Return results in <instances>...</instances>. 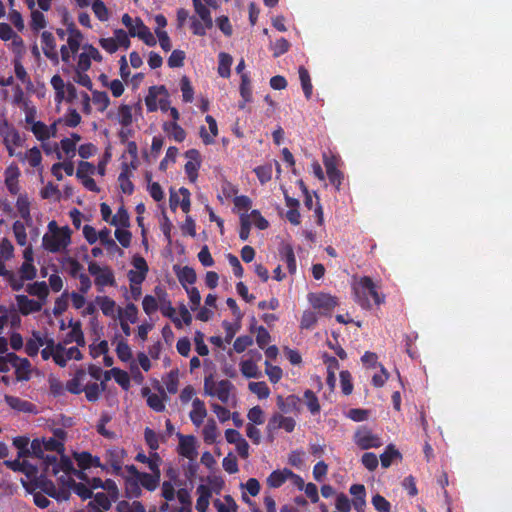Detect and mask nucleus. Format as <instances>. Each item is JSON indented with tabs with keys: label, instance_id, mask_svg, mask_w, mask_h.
<instances>
[{
	"label": "nucleus",
	"instance_id": "nucleus-1",
	"mask_svg": "<svg viewBox=\"0 0 512 512\" xmlns=\"http://www.w3.org/2000/svg\"><path fill=\"white\" fill-rule=\"evenodd\" d=\"M47 450H16L17 457L7 460L5 464L14 471H20L27 477L36 476L41 470L46 474H58L63 472L67 477L66 485L82 499L92 496V489L102 487L105 492H98L90 502L92 512H105L111 506L112 501L118 497V488L114 481L104 482L96 476L103 468L98 458L93 457L87 451L74 452V462L62 454L63 450H50L51 455L45 454Z\"/></svg>",
	"mask_w": 512,
	"mask_h": 512
},
{
	"label": "nucleus",
	"instance_id": "nucleus-2",
	"mask_svg": "<svg viewBox=\"0 0 512 512\" xmlns=\"http://www.w3.org/2000/svg\"><path fill=\"white\" fill-rule=\"evenodd\" d=\"M359 286L363 290V296H361L360 292L357 290L355 294L357 297V302L360 304L362 308H370V302L366 296V292L373 298L376 305L384 303L385 296L378 292L376 284L369 276H363L359 281Z\"/></svg>",
	"mask_w": 512,
	"mask_h": 512
},
{
	"label": "nucleus",
	"instance_id": "nucleus-3",
	"mask_svg": "<svg viewBox=\"0 0 512 512\" xmlns=\"http://www.w3.org/2000/svg\"><path fill=\"white\" fill-rule=\"evenodd\" d=\"M71 243V230L68 226L63 227V231L54 235L45 234L42 239V245L45 250L51 253H57L65 249Z\"/></svg>",
	"mask_w": 512,
	"mask_h": 512
},
{
	"label": "nucleus",
	"instance_id": "nucleus-4",
	"mask_svg": "<svg viewBox=\"0 0 512 512\" xmlns=\"http://www.w3.org/2000/svg\"><path fill=\"white\" fill-rule=\"evenodd\" d=\"M232 388L233 385L229 380H221L215 383L212 375L206 376L204 379L205 392L210 396H216L224 404L229 403Z\"/></svg>",
	"mask_w": 512,
	"mask_h": 512
},
{
	"label": "nucleus",
	"instance_id": "nucleus-5",
	"mask_svg": "<svg viewBox=\"0 0 512 512\" xmlns=\"http://www.w3.org/2000/svg\"><path fill=\"white\" fill-rule=\"evenodd\" d=\"M307 299L311 306L319 311L320 315L330 316L334 308L338 305V300L336 297L319 292V293H309Z\"/></svg>",
	"mask_w": 512,
	"mask_h": 512
},
{
	"label": "nucleus",
	"instance_id": "nucleus-6",
	"mask_svg": "<svg viewBox=\"0 0 512 512\" xmlns=\"http://www.w3.org/2000/svg\"><path fill=\"white\" fill-rule=\"evenodd\" d=\"M0 136L10 155H13V146L20 147L22 145L19 132L5 118L0 119Z\"/></svg>",
	"mask_w": 512,
	"mask_h": 512
},
{
	"label": "nucleus",
	"instance_id": "nucleus-7",
	"mask_svg": "<svg viewBox=\"0 0 512 512\" xmlns=\"http://www.w3.org/2000/svg\"><path fill=\"white\" fill-rule=\"evenodd\" d=\"M155 293H156V295L158 297V301H159L158 308H160L162 315L164 317L169 318L177 328H181L182 327L181 319L179 317H177L176 310L172 306V303H171L170 299L168 298L167 292L161 287H156Z\"/></svg>",
	"mask_w": 512,
	"mask_h": 512
},
{
	"label": "nucleus",
	"instance_id": "nucleus-8",
	"mask_svg": "<svg viewBox=\"0 0 512 512\" xmlns=\"http://www.w3.org/2000/svg\"><path fill=\"white\" fill-rule=\"evenodd\" d=\"M355 442L359 448H379L383 445L381 438L366 426L356 431Z\"/></svg>",
	"mask_w": 512,
	"mask_h": 512
},
{
	"label": "nucleus",
	"instance_id": "nucleus-9",
	"mask_svg": "<svg viewBox=\"0 0 512 512\" xmlns=\"http://www.w3.org/2000/svg\"><path fill=\"white\" fill-rule=\"evenodd\" d=\"M323 163L326 169V173L330 183L335 186L337 190H340L342 180L344 178L343 173L337 168L338 159L334 155H323Z\"/></svg>",
	"mask_w": 512,
	"mask_h": 512
},
{
	"label": "nucleus",
	"instance_id": "nucleus-10",
	"mask_svg": "<svg viewBox=\"0 0 512 512\" xmlns=\"http://www.w3.org/2000/svg\"><path fill=\"white\" fill-rule=\"evenodd\" d=\"M131 37L140 38L146 45L152 47L156 45V39L149 30V28L143 23V21L137 17L135 19V28L130 29Z\"/></svg>",
	"mask_w": 512,
	"mask_h": 512
},
{
	"label": "nucleus",
	"instance_id": "nucleus-11",
	"mask_svg": "<svg viewBox=\"0 0 512 512\" xmlns=\"http://www.w3.org/2000/svg\"><path fill=\"white\" fill-rule=\"evenodd\" d=\"M17 307L19 312L23 316H27L31 313L39 312L42 309L43 302H38L33 299H29L26 295H16Z\"/></svg>",
	"mask_w": 512,
	"mask_h": 512
},
{
	"label": "nucleus",
	"instance_id": "nucleus-12",
	"mask_svg": "<svg viewBox=\"0 0 512 512\" xmlns=\"http://www.w3.org/2000/svg\"><path fill=\"white\" fill-rule=\"evenodd\" d=\"M4 400L6 404L13 410H16L18 412H24V413H37V407L32 402H29L27 400H23L16 396L11 395H5Z\"/></svg>",
	"mask_w": 512,
	"mask_h": 512
},
{
	"label": "nucleus",
	"instance_id": "nucleus-13",
	"mask_svg": "<svg viewBox=\"0 0 512 512\" xmlns=\"http://www.w3.org/2000/svg\"><path fill=\"white\" fill-rule=\"evenodd\" d=\"M296 422L292 417H285L281 414H275L268 422L270 430L283 429L286 432H292Z\"/></svg>",
	"mask_w": 512,
	"mask_h": 512
},
{
	"label": "nucleus",
	"instance_id": "nucleus-14",
	"mask_svg": "<svg viewBox=\"0 0 512 512\" xmlns=\"http://www.w3.org/2000/svg\"><path fill=\"white\" fill-rule=\"evenodd\" d=\"M301 399L297 395L291 394L286 398L281 395L277 397V406L284 413L299 412Z\"/></svg>",
	"mask_w": 512,
	"mask_h": 512
},
{
	"label": "nucleus",
	"instance_id": "nucleus-15",
	"mask_svg": "<svg viewBox=\"0 0 512 512\" xmlns=\"http://www.w3.org/2000/svg\"><path fill=\"white\" fill-rule=\"evenodd\" d=\"M41 43L44 55L50 60H57L58 53L56 51V42L53 34L49 31L42 32Z\"/></svg>",
	"mask_w": 512,
	"mask_h": 512
},
{
	"label": "nucleus",
	"instance_id": "nucleus-16",
	"mask_svg": "<svg viewBox=\"0 0 512 512\" xmlns=\"http://www.w3.org/2000/svg\"><path fill=\"white\" fill-rule=\"evenodd\" d=\"M20 175L19 168L16 165H10L5 170V184L8 191L12 195L19 193L18 177Z\"/></svg>",
	"mask_w": 512,
	"mask_h": 512
},
{
	"label": "nucleus",
	"instance_id": "nucleus-17",
	"mask_svg": "<svg viewBox=\"0 0 512 512\" xmlns=\"http://www.w3.org/2000/svg\"><path fill=\"white\" fill-rule=\"evenodd\" d=\"M189 416L192 423L196 427H200L203 424L205 417L207 416L205 403L199 398H195L192 402V410Z\"/></svg>",
	"mask_w": 512,
	"mask_h": 512
},
{
	"label": "nucleus",
	"instance_id": "nucleus-18",
	"mask_svg": "<svg viewBox=\"0 0 512 512\" xmlns=\"http://www.w3.org/2000/svg\"><path fill=\"white\" fill-rule=\"evenodd\" d=\"M26 292L31 296H36L39 301L46 302V299L49 295V287L45 281H37L26 286Z\"/></svg>",
	"mask_w": 512,
	"mask_h": 512
},
{
	"label": "nucleus",
	"instance_id": "nucleus-19",
	"mask_svg": "<svg viewBox=\"0 0 512 512\" xmlns=\"http://www.w3.org/2000/svg\"><path fill=\"white\" fill-rule=\"evenodd\" d=\"M205 120L208 123L211 135L207 132L205 126H201L200 137L204 144L210 145V144L214 143V137L218 135V127H217V122L213 118V116L207 115L205 117Z\"/></svg>",
	"mask_w": 512,
	"mask_h": 512
},
{
	"label": "nucleus",
	"instance_id": "nucleus-20",
	"mask_svg": "<svg viewBox=\"0 0 512 512\" xmlns=\"http://www.w3.org/2000/svg\"><path fill=\"white\" fill-rule=\"evenodd\" d=\"M131 171L127 163H122V170L118 176L120 189L124 194L131 195L134 192V185L130 180Z\"/></svg>",
	"mask_w": 512,
	"mask_h": 512
},
{
	"label": "nucleus",
	"instance_id": "nucleus-21",
	"mask_svg": "<svg viewBox=\"0 0 512 512\" xmlns=\"http://www.w3.org/2000/svg\"><path fill=\"white\" fill-rule=\"evenodd\" d=\"M67 32L69 33V37L67 39V47H69L72 54H75L80 48L82 33L76 28L74 22H70L68 24Z\"/></svg>",
	"mask_w": 512,
	"mask_h": 512
},
{
	"label": "nucleus",
	"instance_id": "nucleus-22",
	"mask_svg": "<svg viewBox=\"0 0 512 512\" xmlns=\"http://www.w3.org/2000/svg\"><path fill=\"white\" fill-rule=\"evenodd\" d=\"M163 130L167 135L176 142H183L186 138L185 130L175 121L164 122Z\"/></svg>",
	"mask_w": 512,
	"mask_h": 512
},
{
	"label": "nucleus",
	"instance_id": "nucleus-23",
	"mask_svg": "<svg viewBox=\"0 0 512 512\" xmlns=\"http://www.w3.org/2000/svg\"><path fill=\"white\" fill-rule=\"evenodd\" d=\"M290 475H292V471L288 468L275 470L267 478V484L271 488H279L289 479Z\"/></svg>",
	"mask_w": 512,
	"mask_h": 512
},
{
	"label": "nucleus",
	"instance_id": "nucleus-24",
	"mask_svg": "<svg viewBox=\"0 0 512 512\" xmlns=\"http://www.w3.org/2000/svg\"><path fill=\"white\" fill-rule=\"evenodd\" d=\"M142 395L147 397V405L155 412H163L165 410L164 399L158 394L151 393L148 387H143Z\"/></svg>",
	"mask_w": 512,
	"mask_h": 512
},
{
	"label": "nucleus",
	"instance_id": "nucleus-25",
	"mask_svg": "<svg viewBox=\"0 0 512 512\" xmlns=\"http://www.w3.org/2000/svg\"><path fill=\"white\" fill-rule=\"evenodd\" d=\"M197 495L196 510L198 512H207L211 498L210 488L207 485H200L197 488Z\"/></svg>",
	"mask_w": 512,
	"mask_h": 512
},
{
	"label": "nucleus",
	"instance_id": "nucleus-26",
	"mask_svg": "<svg viewBox=\"0 0 512 512\" xmlns=\"http://www.w3.org/2000/svg\"><path fill=\"white\" fill-rule=\"evenodd\" d=\"M15 368V375L17 381H27L30 378V362L26 358H20L17 362L12 363Z\"/></svg>",
	"mask_w": 512,
	"mask_h": 512
},
{
	"label": "nucleus",
	"instance_id": "nucleus-27",
	"mask_svg": "<svg viewBox=\"0 0 512 512\" xmlns=\"http://www.w3.org/2000/svg\"><path fill=\"white\" fill-rule=\"evenodd\" d=\"M75 342L78 346L85 345L84 333L82 331V324L79 320L73 325V329L66 335L64 344Z\"/></svg>",
	"mask_w": 512,
	"mask_h": 512
},
{
	"label": "nucleus",
	"instance_id": "nucleus-28",
	"mask_svg": "<svg viewBox=\"0 0 512 512\" xmlns=\"http://www.w3.org/2000/svg\"><path fill=\"white\" fill-rule=\"evenodd\" d=\"M110 373L113 374L114 379L117 384H119L123 389L128 390L130 387V378L126 371H123L119 368H112L111 371H106L104 373L105 375V381H108L110 379Z\"/></svg>",
	"mask_w": 512,
	"mask_h": 512
},
{
	"label": "nucleus",
	"instance_id": "nucleus-29",
	"mask_svg": "<svg viewBox=\"0 0 512 512\" xmlns=\"http://www.w3.org/2000/svg\"><path fill=\"white\" fill-rule=\"evenodd\" d=\"M240 94L243 101L239 103V108L244 109L246 103L252 101L251 82L246 74L241 75Z\"/></svg>",
	"mask_w": 512,
	"mask_h": 512
},
{
	"label": "nucleus",
	"instance_id": "nucleus-30",
	"mask_svg": "<svg viewBox=\"0 0 512 512\" xmlns=\"http://www.w3.org/2000/svg\"><path fill=\"white\" fill-rule=\"evenodd\" d=\"M152 474L147 473H136L138 480L140 482L141 487L146 488L147 490H154L159 481L160 471H151Z\"/></svg>",
	"mask_w": 512,
	"mask_h": 512
},
{
	"label": "nucleus",
	"instance_id": "nucleus-31",
	"mask_svg": "<svg viewBox=\"0 0 512 512\" xmlns=\"http://www.w3.org/2000/svg\"><path fill=\"white\" fill-rule=\"evenodd\" d=\"M303 400H304V403H305L307 409L309 410V412L312 415H317L320 413L321 406H320L318 397L315 395V393L312 390H310V389L305 390V392L303 394Z\"/></svg>",
	"mask_w": 512,
	"mask_h": 512
},
{
	"label": "nucleus",
	"instance_id": "nucleus-32",
	"mask_svg": "<svg viewBox=\"0 0 512 512\" xmlns=\"http://www.w3.org/2000/svg\"><path fill=\"white\" fill-rule=\"evenodd\" d=\"M299 79L301 82V86L304 92V96L307 100H309L312 96L313 86L311 83V78L309 71L304 67L300 66L298 69Z\"/></svg>",
	"mask_w": 512,
	"mask_h": 512
},
{
	"label": "nucleus",
	"instance_id": "nucleus-33",
	"mask_svg": "<svg viewBox=\"0 0 512 512\" xmlns=\"http://www.w3.org/2000/svg\"><path fill=\"white\" fill-rule=\"evenodd\" d=\"M177 277L184 289L188 287L187 284L192 285L197 279L195 270L189 266L181 268V270L177 272Z\"/></svg>",
	"mask_w": 512,
	"mask_h": 512
},
{
	"label": "nucleus",
	"instance_id": "nucleus-34",
	"mask_svg": "<svg viewBox=\"0 0 512 512\" xmlns=\"http://www.w3.org/2000/svg\"><path fill=\"white\" fill-rule=\"evenodd\" d=\"M118 316L121 319L134 324L138 320V308L133 303H128L124 309L118 308Z\"/></svg>",
	"mask_w": 512,
	"mask_h": 512
},
{
	"label": "nucleus",
	"instance_id": "nucleus-35",
	"mask_svg": "<svg viewBox=\"0 0 512 512\" xmlns=\"http://www.w3.org/2000/svg\"><path fill=\"white\" fill-rule=\"evenodd\" d=\"M106 388L105 382H101V384H98L96 382L86 385L83 388V391L85 392V396L88 401L95 402L99 399V396L102 391H104Z\"/></svg>",
	"mask_w": 512,
	"mask_h": 512
},
{
	"label": "nucleus",
	"instance_id": "nucleus-36",
	"mask_svg": "<svg viewBox=\"0 0 512 512\" xmlns=\"http://www.w3.org/2000/svg\"><path fill=\"white\" fill-rule=\"evenodd\" d=\"M213 505L217 512H236L237 505L230 495H226L223 499H216Z\"/></svg>",
	"mask_w": 512,
	"mask_h": 512
},
{
	"label": "nucleus",
	"instance_id": "nucleus-37",
	"mask_svg": "<svg viewBox=\"0 0 512 512\" xmlns=\"http://www.w3.org/2000/svg\"><path fill=\"white\" fill-rule=\"evenodd\" d=\"M193 6L195 8L196 13L199 15L201 20L205 23L207 28H212L213 21L211 17L210 10L202 4L201 0H192Z\"/></svg>",
	"mask_w": 512,
	"mask_h": 512
},
{
	"label": "nucleus",
	"instance_id": "nucleus-38",
	"mask_svg": "<svg viewBox=\"0 0 512 512\" xmlns=\"http://www.w3.org/2000/svg\"><path fill=\"white\" fill-rule=\"evenodd\" d=\"M282 259L285 261L287 265V269L290 274H294L297 269L296 258L294 254V250L291 245H286L283 247L281 251Z\"/></svg>",
	"mask_w": 512,
	"mask_h": 512
},
{
	"label": "nucleus",
	"instance_id": "nucleus-39",
	"mask_svg": "<svg viewBox=\"0 0 512 512\" xmlns=\"http://www.w3.org/2000/svg\"><path fill=\"white\" fill-rule=\"evenodd\" d=\"M125 492L130 498L138 497L141 493V485L135 473L125 480Z\"/></svg>",
	"mask_w": 512,
	"mask_h": 512
},
{
	"label": "nucleus",
	"instance_id": "nucleus-40",
	"mask_svg": "<svg viewBox=\"0 0 512 512\" xmlns=\"http://www.w3.org/2000/svg\"><path fill=\"white\" fill-rule=\"evenodd\" d=\"M218 58V74L223 78H228L231 73L230 67L232 65V57L228 53L221 52Z\"/></svg>",
	"mask_w": 512,
	"mask_h": 512
},
{
	"label": "nucleus",
	"instance_id": "nucleus-41",
	"mask_svg": "<svg viewBox=\"0 0 512 512\" xmlns=\"http://www.w3.org/2000/svg\"><path fill=\"white\" fill-rule=\"evenodd\" d=\"M136 459L141 462H147L149 469L151 471H156V472L158 471L159 464L161 461L160 457L156 453H153L151 450H147V454L139 453L136 456Z\"/></svg>",
	"mask_w": 512,
	"mask_h": 512
},
{
	"label": "nucleus",
	"instance_id": "nucleus-42",
	"mask_svg": "<svg viewBox=\"0 0 512 512\" xmlns=\"http://www.w3.org/2000/svg\"><path fill=\"white\" fill-rule=\"evenodd\" d=\"M17 210L21 218L25 221L31 220L30 202L26 194H20L16 202Z\"/></svg>",
	"mask_w": 512,
	"mask_h": 512
},
{
	"label": "nucleus",
	"instance_id": "nucleus-43",
	"mask_svg": "<svg viewBox=\"0 0 512 512\" xmlns=\"http://www.w3.org/2000/svg\"><path fill=\"white\" fill-rule=\"evenodd\" d=\"M110 224L113 226H120L123 228L129 227L130 217L124 206L119 207L116 214L111 219Z\"/></svg>",
	"mask_w": 512,
	"mask_h": 512
},
{
	"label": "nucleus",
	"instance_id": "nucleus-44",
	"mask_svg": "<svg viewBox=\"0 0 512 512\" xmlns=\"http://www.w3.org/2000/svg\"><path fill=\"white\" fill-rule=\"evenodd\" d=\"M250 217H252L253 219L256 218V210H252L251 215L241 214V217H240L241 227H240V231H239V237L243 241L247 240L249 237L250 226H251Z\"/></svg>",
	"mask_w": 512,
	"mask_h": 512
},
{
	"label": "nucleus",
	"instance_id": "nucleus-45",
	"mask_svg": "<svg viewBox=\"0 0 512 512\" xmlns=\"http://www.w3.org/2000/svg\"><path fill=\"white\" fill-rule=\"evenodd\" d=\"M318 321V315L312 310H305L302 314L300 321V328L302 330H311L315 327Z\"/></svg>",
	"mask_w": 512,
	"mask_h": 512
},
{
	"label": "nucleus",
	"instance_id": "nucleus-46",
	"mask_svg": "<svg viewBox=\"0 0 512 512\" xmlns=\"http://www.w3.org/2000/svg\"><path fill=\"white\" fill-rule=\"evenodd\" d=\"M92 101L100 112H104L110 104L109 96L105 91H93Z\"/></svg>",
	"mask_w": 512,
	"mask_h": 512
},
{
	"label": "nucleus",
	"instance_id": "nucleus-47",
	"mask_svg": "<svg viewBox=\"0 0 512 512\" xmlns=\"http://www.w3.org/2000/svg\"><path fill=\"white\" fill-rule=\"evenodd\" d=\"M95 284L97 286H114L115 285V277L112 270L109 267H104L103 272H101L97 277H95Z\"/></svg>",
	"mask_w": 512,
	"mask_h": 512
},
{
	"label": "nucleus",
	"instance_id": "nucleus-48",
	"mask_svg": "<svg viewBox=\"0 0 512 512\" xmlns=\"http://www.w3.org/2000/svg\"><path fill=\"white\" fill-rule=\"evenodd\" d=\"M225 437L228 443L235 444L236 448H249L248 443L241 437V434L235 429H227Z\"/></svg>",
	"mask_w": 512,
	"mask_h": 512
},
{
	"label": "nucleus",
	"instance_id": "nucleus-49",
	"mask_svg": "<svg viewBox=\"0 0 512 512\" xmlns=\"http://www.w3.org/2000/svg\"><path fill=\"white\" fill-rule=\"evenodd\" d=\"M31 130L39 141H45L51 137L50 128L42 121L34 122Z\"/></svg>",
	"mask_w": 512,
	"mask_h": 512
},
{
	"label": "nucleus",
	"instance_id": "nucleus-50",
	"mask_svg": "<svg viewBox=\"0 0 512 512\" xmlns=\"http://www.w3.org/2000/svg\"><path fill=\"white\" fill-rule=\"evenodd\" d=\"M145 179L149 183L148 190L150 193V196L157 202L161 201L164 198V192L158 182H151L152 175L151 173L147 172L145 174Z\"/></svg>",
	"mask_w": 512,
	"mask_h": 512
},
{
	"label": "nucleus",
	"instance_id": "nucleus-51",
	"mask_svg": "<svg viewBox=\"0 0 512 512\" xmlns=\"http://www.w3.org/2000/svg\"><path fill=\"white\" fill-rule=\"evenodd\" d=\"M96 302L99 304L102 313L105 316H113L116 303L108 296L97 297Z\"/></svg>",
	"mask_w": 512,
	"mask_h": 512
},
{
	"label": "nucleus",
	"instance_id": "nucleus-52",
	"mask_svg": "<svg viewBox=\"0 0 512 512\" xmlns=\"http://www.w3.org/2000/svg\"><path fill=\"white\" fill-rule=\"evenodd\" d=\"M180 88L182 92L183 101L186 103H191L194 98V89L191 85V82L187 76H183L180 80Z\"/></svg>",
	"mask_w": 512,
	"mask_h": 512
},
{
	"label": "nucleus",
	"instance_id": "nucleus-53",
	"mask_svg": "<svg viewBox=\"0 0 512 512\" xmlns=\"http://www.w3.org/2000/svg\"><path fill=\"white\" fill-rule=\"evenodd\" d=\"M47 25L46 19L44 14L39 10H32L31 11V22L30 26L31 29L35 32H38L39 30L45 28Z\"/></svg>",
	"mask_w": 512,
	"mask_h": 512
},
{
	"label": "nucleus",
	"instance_id": "nucleus-54",
	"mask_svg": "<svg viewBox=\"0 0 512 512\" xmlns=\"http://www.w3.org/2000/svg\"><path fill=\"white\" fill-rule=\"evenodd\" d=\"M217 437V427L214 420H210L203 428V438L207 445L214 444Z\"/></svg>",
	"mask_w": 512,
	"mask_h": 512
},
{
	"label": "nucleus",
	"instance_id": "nucleus-55",
	"mask_svg": "<svg viewBox=\"0 0 512 512\" xmlns=\"http://www.w3.org/2000/svg\"><path fill=\"white\" fill-rule=\"evenodd\" d=\"M265 373L268 376L271 383H277L281 380L283 372L282 369L270 363V361H265Z\"/></svg>",
	"mask_w": 512,
	"mask_h": 512
},
{
	"label": "nucleus",
	"instance_id": "nucleus-56",
	"mask_svg": "<svg viewBox=\"0 0 512 512\" xmlns=\"http://www.w3.org/2000/svg\"><path fill=\"white\" fill-rule=\"evenodd\" d=\"M242 499L246 503H248L251 507L253 503L251 501V497L256 496V479L251 478L248 480L245 486H242Z\"/></svg>",
	"mask_w": 512,
	"mask_h": 512
},
{
	"label": "nucleus",
	"instance_id": "nucleus-57",
	"mask_svg": "<svg viewBox=\"0 0 512 512\" xmlns=\"http://www.w3.org/2000/svg\"><path fill=\"white\" fill-rule=\"evenodd\" d=\"M118 512H146L144 506L138 502H128V501H120L117 504Z\"/></svg>",
	"mask_w": 512,
	"mask_h": 512
},
{
	"label": "nucleus",
	"instance_id": "nucleus-58",
	"mask_svg": "<svg viewBox=\"0 0 512 512\" xmlns=\"http://www.w3.org/2000/svg\"><path fill=\"white\" fill-rule=\"evenodd\" d=\"M12 228L17 244L25 246L27 243V234L24 224L21 221H15Z\"/></svg>",
	"mask_w": 512,
	"mask_h": 512
},
{
	"label": "nucleus",
	"instance_id": "nucleus-59",
	"mask_svg": "<svg viewBox=\"0 0 512 512\" xmlns=\"http://www.w3.org/2000/svg\"><path fill=\"white\" fill-rule=\"evenodd\" d=\"M401 460L402 455L399 450H385L380 455V461L383 468H388L394 460Z\"/></svg>",
	"mask_w": 512,
	"mask_h": 512
},
{
	"label": "nucleus",
	"instance_id": "nucleus-60",
	"mask_svg": "<svg viewBox=\"0 0 512 512\" xmlns=\"http://www.w3.org/2000/svg\"><path fill=\"white\" fill-rule=\"evenodd\" d=\"M185 52L182 50H173L168 58V66L170 68H179L184 65Z\"/></svg>",
	"mask_w": 512,
	"mask_h": 512
},
{
	"label": "nucleus",
	"instance_id": "nucleus-61",
	"mask_svg": "<svg viewBox=\"0 0 512 512\" xmlns=\"http://www.w3.org/2000/svg\"><path fill=\"white\" fill-rule=\"evenodd\" d=\"M119 122L122 126H129L132 123V109L129 105L122 104L118 109Z\"/></svg>",
	"mask_w": 512,
	"mask_h": 512
},
{
	"label": "nucleus",
	"instance_id": "nucleus-62",
	"mask_svg": "<svg viewBox=\"0 0 512 512\" xmlns=\"http://www.w3.org/2000/svg\"><path fill=\"white\" fill-rule=\"evenodd\" d=\"M340 384L343 394L350 395L353 391L352 377L349 371L340 372Z\"/></svg>",
	"mask_w": 512,
	"mask_h": 512
},
{
	"label": "nucleus",
	"instance_id": "nucleus-63",
	"mask_svg": "<svg viewBox=\"0 0 512 512\" xmlns=\"http://www.w3.org/2000/svg\"><path fill=\"white\" fill-rule=\"evenodd\" d=\"M92 10H93L95 16L100 21L108 20V17H109L108 9L102 0H94L92 3Z\"/></svg>",
	"mask_w": 512,
	"mask_h": 512
},
{
	"label": "nucleus",
	"instance_id": "nucleus-64",
	"mask_svg": "<svg viewBox=\"0 0 512 512\" xmlns=\"http://www.w3.org/2000/svg\"><path fill=\"white\" fill-rule=\"evenodd\" d=\"M116 353L118 358L123 362H127L132 358L131 349L128 343L124 340L118 342L116 347Z\"/></svg>",
	"mask_w": 512,
	"mask_h": 512
}]
</instances>
